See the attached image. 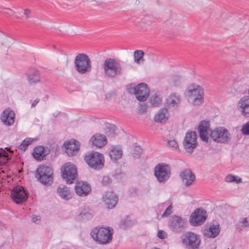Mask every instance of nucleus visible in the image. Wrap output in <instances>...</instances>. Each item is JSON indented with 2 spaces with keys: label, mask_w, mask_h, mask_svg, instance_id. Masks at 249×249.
<instances>
[{
  "label": "nucleus",
  "mask_w": 249,
  "mask_h": 249,
  "mask_svg": "<svg viewBox=\"0 0 249 249\" xmlns=\"http://www.w3.org/2000/svg\"><path fill=\"white\" fill-rule=\"evenodd\" d=\"M102 69L105 75L109 78H114L121 76L123 70L119 61L112 58H106L103 65Z\"/></svg>",
  "instance_id": "obj_1"
},
{
  "label": "nucleus",
  "mask_w": 249,
  "mask_h": 249,
  "mask_svg": "<svg viewBox=\"0 0 249 249\" xmlns=\"http://www.w3.org/2000/svg\"><path fill=\"white\" fill-rule=\"evenodd\" d=\"M112 230L107 228L96 227L91 231L92 238L100 244H107L110 242L112 238Z\"/></svg>",
  "instance_id": "obj_2"
},
{
  "label": "nucleus",
  "mask_w": 249,
  "mask_h": 249,
  "mask_svg": "<svg viewBox=\"0 0 249 249\" xmlns=\"http://www.w3.org/2000/svg\"><path fill=\"white\" fill-rule=\"evenodd\" d=\"M86 163L92 169H102L104 166L105 159L103 154L95 151L87 153L84 158Z\"/></svg>",
  "instance_id": "obj_3"
},
{
  "label": "nucleus",
  "mask_w": 249,
  "mask_h": 249,
  "mask_svg": "<svg viewBox=\"0 0 249 249\" xmlns=\"http://www.w3.org/2000/svg\"><path fill=\"white\" fill-rule=\"evenodd\" d=\"M74 64L75 70L80 74H86L91 71V61L86 54H77L75 58Z\"/></svg>",
  "instance_id": "obj_4"
},
{
  "label": "nucleus",
  "mask_w": 249,
  "mask_h": 249,
  "mask_svg": "<svg viewBox=\"0 0 249 249\" xmlns=\"http://www.w3.org/2000/svg\"><path fill=\"white\" fill-rule=\"evenodd\" d=\"M36 177L38 180L44 185H51L53 182V171L46 165H40L36 170Z\"/></svg>",
  "instance_id": "obj_5"
},
{
  "label": "nucleus",
  "mask_w": 249,
  "mask_h": 249,
  "mask_svg": "<svg viewBox=\"0 0 249 249\" xmlns=\"http://www.w3.org/2000/svg\"><path fill=\"white\" fill-rule=\"evenodd\" d=\"M181 243L187 249H199L200 237L193 232H186L181 236Z\"/></svg>",
  "instance_id": "obj_6"
},
{
  "label": "nucleus",
  "mask_w": 249,
  "mask_h": 249,
  "mask_svg": "<svg viewBox=\"0 0 249 249\" xmlns=\"http://www.w3.org/2000/svg\"><path fill=\"white\" fill-rule=\"evenodd\" d=\"M171 174V168L166 163H159L154 168V176L160 183H165L170 178Z\"/></svg>",
  "instance_id": "obj_7"
},
{
  "label": "nucleus",
  "mask_w": 249,
  "mask_h": 249,
  "mask_svg": "<svg viewBox=\"0 0 249 249\" xmlns=\"http://www.w3.org/2000/svg\"><path fill=\"white\" fill-rule=\"evenodd\" d=\"M187 96L193 99L192 104L197 106L202 104L204 100V89L200 86L192 84L187 89Z\"/></svg>",
  "instance_id": "obj_8"
},
{
  "label": "nucleus",
  "mask_w": 249,
  "mask_h": 249,
  "mask_svg": "<svg viewBox=\"0 0 249 249\" xmlns=\"http://www.w3.org/2000/svg\"><path fill=\"white\" fill-rule=\"evenodd\" d=\"M187 225L186 219L180 216L173 215L168 221L170 230L174 233H180L185 229Z\"/></svg>",
  "instance_id": "obj_9"
},
{
  "label": "nucleus",
  "mask_w": 249,
  "mask_h": 249,
  "mask_svg": "<svg viewBox=\"0 0 249 249\" xmlns=\"http://www.w3.org/2000/svg\"><path fill=\"white\" fill-rule=\"evenodd\" d=\"M62 177L69 184L73 183L77 176L76 166L70 162L66 163L61 168Z\"/></svg>",
  "instance_id": "obj_10"
},
{
  "label": "nucleus",
  "mask_w": 249,
  "mask_h": 249,
  "mask_svg": "<svg viewBox=\"0 0 249 249\" xmlns=\"http://www.w3.org/2000/svg\"><path fill=\"white\" fill-rule=\"evenodd\" d=\"M210 136L214 142L220 143H227L231 140L230 133L223 127H217L212 131Z\"/></svg>",
  "instance_id": "obj_11"
},
{
  "label": "nucleus",
  "mask_w": 249,
  "mask_h": 249,
  "mask_svg": "<svg viewBox=\"0 0 249 249\" xmlns=\"http://www.w3.org/2000/svg\"><path fill=\"white\" fill-rule=\"evenodd\" d=\"M10 196L14 202L19 204H22L27 200L28 193L23 186L17 185L11 190Z\"/></svg>",
  "instance_id": "obj_12"
},
{
  "label": "nucleus",
  "mask_w": 249,
  "mask_h": 249,
  "mask_svg": "<svg viewBox=\"0 0 249 249\" xmlns=\"http://www.w3.org/2000/svg\"><path fill=\"white\" fill-rule=\"evenodd\" d=\"M207 217V212L202 208H197L190 215L189 223L193 226L202 225Z\"/></svg>",
  "instance_id": "obj_13"
},
{
  "label": "nucleus",
  "mask_w": 249,
  "mask_h": 249,
  "mask_svg": "<svg viewBox=\"0 0 249 249\" xmlns=\"http://www.w3.org/2000/svg\"><path fill=\"white\" fill-rule=\"evenodd\" d=\"M197 135L195 132H187L184 137L183 145L186 153L191 154L197 146Z\"/></svg>",
  "instance_id": "obj_14"
},
{
  "label": "nucleus",
  "mask_w": 249,
  "mask_h": 249,
  "mask_svg": "<svg viewBox=\"0 0 249 249\" xmlns=\"http://www.w3.org/2000/svg\"><path fill=\"white\" fill-rule=\"evenodd\" d=\"M136 97L140 102H144L149 96L150 90L146 84L142 83L136 86Z\"/></svg>",
  "instance_id": "obj_15"
},
{
  "label": "nucleus",
  "mask_w": 249,
  "mask_h": 249,
  "mask_svg": "<svg viewBox=\"0 0 249 249\" xmlns=\"http://www.w3.org/2000/svg\"><path fill=\"white\" fill-rule=\"evenodd\" d=\"M75 193L80 196H87L91 191V188L87 182H77L74 187Z\"/></svg>",
  "instance_id": "obj_16"
},
{
  "label": "nucleus",
  "mask_w": 249,
  "mask_h": 249,
  "mask_svg": "<svg viewBox=\"0 0 249 249\" xmlns=\"http://www.w3.org/2000/svg\"><path fill=\"white\" fill-rule=\"evenodd\" d=\"M66 152L69 156H73L79 149L80 145L78 142L75 140L67 141L64 143Z\"/></svg>",
  "instance_id": "obj_17"
},
{
  "label": "nucleus",
  "mask_w": 249,
  "mask_h": 249,
  "mask_svg": "<svg viewBox=\"0 0 249 249\" xmlns=\"http://www.w3.org/2000/svg\"><path fill=\"white\" fill-rule=\"evenodd\" d=\"M210 127V123L209 121L202 120L198 127L199 136L203 142H208V130Z\"/></svg>",
  "instance_id": "obj_18"
},
{
  "label": "nucleus",
  "mask_w": 249,
  "mask_h": 249,
  "mask_svg": "<svg viewBox=\"0 0 249 249\" xmlns=\"http://www.w3.org/2000/svg\"><path fill=\"white\" fill-rule=\"evenodd\" d=\"M15 114L14 111L10 109L4 110L0 116L1 122L5 125H11L15 121Z\"/></svg>",
  "instance_id": "obj_19"
},
{
  "label": "nucleus",
  "mask_w": 249,
  "mask_h": 249,
  "mask_svg": "<svg viewBox=\"0 0 249 249\" xmlns=\"http://www.w3.org/2000/svg\"><path fill=\"white\" fill-rule=\"evenodd\" d=\"M89 142L93 146L101 148L107 143V139L105 135L96 134L90 138Z\"/></svg>",
  "instance_id": "obj_20"
},
{
  "label": "nucleus",
  "mask_w": 249,
  "mask_h": 249,
  "mask_svg": "<svg viewBox=\"0 0 249 249\" xmlns=\"http://www.w3.org/2000/svg\"><path fill=\"white\" fill-rule=\"evenodd\" d=\"M103 201L109 209L113 208L116 205L118 197L112 192H107L103 197Z\"/></svg>",
  "instance_id": "obj_21"
},
{
  "label": "nucleus",
  "mask_w": 249,
  "mask_h": 249,
  "mask_svg": "<svg viewBox=\"0 0 249 249\" xmlns=\"http://www.w3.org/2000/svg\"><path fill=\"white\" fill-rule=\"evenodd\" d=\"M180 177L186 186L192 185L196 178L195 175L189 169L182 172L180 174Z\"/></svg>",
  "instance_id": "obj_22"
},
{
  "label": "nucleus",
  "mask_w": 249,
  "mask_h": 249,
  "mask_svg": "<svg viewBox=\"0 0 249 249\" xmlns=\"http://www.w3.org/2000/svg\"><path fill=\"white\" fill-rule=\"evenodd\" d=\"M181 100L180 95L176 93H172L167 99L166 104L167 106L171 107H178Z\"/></svg>",
  "instance_id": "obj_23"
},
{
  "label": "nucleus",
  "mask_w": 249,
  "mask_h": 249,
  "mask_svg": "<svg viewBox=\"0 0 249 249\" xmlns=\"http://www.w3.org/2000/svg\"><path fill=\"white\" fill-rule=\"evenodd\" d=\"M27 80L30 84H35L40 81L38 71L34 69L29 70L27 72Z\"/></svg>",
  "instance_id": "obj_24"
},
{
  "label": "nucleus",
  "mask_w": 249,
  "mask_h": 249,
  "mask_svg": "<svg viewBox=\"0 0 249 249\" xmlns=\"http://www.w3.org/2000/svg\"><path fill=\"white\" fill-rule=\"evenodd\" d=\"M49 154L48 152L45 150L42 146H37L34 149L33 156L35 159L38 160H41Z\"/></svg>",
  "instance_id": "obj_25"
},
{
  "label": "nucleus",
  "mask_w": 249,
  "mask_h": 249,
  "mask_svg": "<svg viewBox=\"0 0 249 249\" xmlns=\"http://www.w3.org/2000/svg\"><path fill=\"white\" fill-rule=\"evenodd\" d=\"M57 194L64 200H69L72 197V195L69 189L64 185H60L57 190Z\"/></svg>",
  "instance_id": "obj_26"
},
{
  "label": "nucleus",
  "mask_w": 249,
  "mask_h": 249,
  "mask_svg": "<svg viewBox=\"0 0 249 249\" xmlns=\"http://www.w3.org/2000/svg\"><path fill=\"white\" fill-rule=\"evenodd\" d=\"M220 232L219 225H213L208 229L204 230V234L208 237L214 238L216 237Z\"/></svg>",
  "instance_id": "obj_27"
},
{
  "label": "nucleus",
  "mask_w": 249,
  "mask_h": 249,
  "mask_svg": "<svg viewBox=\"0 0 249 249\" xmlns=\"http://www.w3.org/2000/svg\"><path fill=\"white\" fill-rule=\"evenodd\" d=\"M169 113L166 108L160 109L155 115L154 119L157 122L162 123L165 121L168 118Z\"/></svg>",
  "instance_id": "obj_28"
},
{
  "label": "nucleus",
  "mask_w": 249,
  "mask_h": 249,
  "mask_svg": "<svg viewBox=\"0 0 249 249\" xmlns=\"http://www.w3.org/2000/svg\"><path fill=\"white\" fill-rule=\"evenodd\" d=\"M239 106L242 109L243 114L246 117H249V98L244 97L241 99Z\"/></svg>",
  "instance_id": "obj_29"
},
{
  "label": "nucleus",
  "mask_w": 249,
  "mask_h": 249,
  "mask_svg": "<svg viewBox=\"0 0 249 249\" xmlns=\"http://www.w3.org/2000/svg\"><path fill=\"white\" fill-rule=\"evenodd\" d=\"M122 154L123 151L122 149L117 148L116 147L112 148L109 152V155L110 158L114 160H116L120 159Z\"/></svg>",
  "instance_id": "obj_30"
},
{
  "label": "nucleus",
  "mask_w": 249,
  "mask_h": 249,
  "mask_svg": "<svg viewBox=\"0 0 249 249\" xmlns=\"http://www.w3.org/2000/svg\"><path fill=\"white\" fill-rule=\"evenodd\" d=\"M144 53L141 50H136L134 52V61L137 64L143 63V57Z\"/></svg>",
  "instance_id": "obj_31"
},
{
  "label": "nucleus",
  "mask_w": 249,
  "mask_h": 249,
  "mask_svg": "<svg viewBox=\"0 0 249 249\" xmlns=\"http://www.w3.org/2000/svg\"><path fill=\"white\" fill-rule=\"evenodd\" d=\"M9 159L8 153L2 148H0V166L5 164Z\"/></svg>",
  "instance_id": "obj_32"
},
{
  "label": "nucleus",
  "mask_w": 249,
  "mask_h": 249,
  "mask_svg": "<svg viewBox=\"0 0 249 249\" xmlns=\"http://www.w3.org/2000/svg\"><path fill=\"white\" fill-rule=\"evenodd\" d=\"M34 140L28 138L24 140L20 143L18 147V149L25 151L28 148V146L32 143Z\"/></svg>",
  "instance_id": "obj_33"
},
{
  "label": "nucleus",
  "mask_w": 249,
  "mask_h": 249,
  "mask_svg": "<svg viewBox=\"0 0 249 249\" xmlns=\"http://www.w3.org/2000/svg\"><path fill=\"white\" fill-rule=\"evenodd\" d=\"M150 102L152 106L158 107L161 104V99L159 96L156 95L154 96L152 95L150 99Z\"/></svg>",
  "instance_id": "obj_34"
},
{
  "label": "nucleus",
  "mask_w": 249,
  "mask_h": 249,
  "mask_svg": "<svg viewBox=\"0 0 249 249\" xmlns=\"http://www.w3.org/2000/svg\"><path fill=\"white\" fill-rule=\"evenodd\" d=\"M142 152V149L139 146H136L134 147L133 155L135 158H138L140 157L141 154Z\"/></svg>",
  "instance_id": "obj_35"
},
{
  "label": "nucleus",
  "mask_w": 249,
  "mask_h": 249,
  "mask_svg": "<svg viewBox=\"0 0 249 249\" xmlns=\"http://www.w3.org/2000/svg\"><path fill=\"white\" fill-rule=\"evenodd\" d=\"M172 213V204H170L165 210L164 213L162 214V217H166L169 216Z\"/></svg>",
  "instance_id": "obj_36"
},
{
  "label": "nucleus",
  "mask_w": 249,
  "mask_h": 249,
  "mask_svg": "<svg viewBox=\"0 0 249 249\" xmlns=\"http://www.w3.org/2000/svg\"><path fill=\"white\" fill-rule=\"evenodd\" d=\"M242 228L249 226V217H244L241 219L239 222Z\"/></svg>",
  "instance_id": "obj_37"
},
{
  "label": "nucleus",
  "mask_w": 249,
  "mask_h": 249,
  "mask_svg": "<svg viewBox=\"0 0 249 249\" xmlns=\"http://www.w3.org/2000/svg\"><path fill=\"white\" fill-rule=\"evenodd\" d=\"M241 131L244 135H249V121L243 125Z\"/></svg>",
  "instance_id": "obj_38"
},
{
  "label": "nucleus",
  "mask_w": 249,
  "mask_h": 249,
  "mask_svg": "<svg viewBox=\"0 0 249 249\" xmlns=\"http://www.w3.org/2000/svg\"><path fill=\"white\" fill-rule=\"evenodd\" d=\"M126 90L129 93L136 95V86L133 87L132 85H129L127 86Z\"/></svg>",
  "instance_id": "obj_39"
},
{
  "label": "nucleus",
  "mask_w": 249,
  "mask_h": 249,
  "mask_svg": "<svg viewBox=\"0 0 249 249\" xmlns=\"http://www.w3.org/2000/svg\"><path fill=\"white\" fill-rule=\"evenodd\" d=\"M172 81L175 86H178L181 81V77L178 75H175L172 77Z\"/></svg>",
  "instance_id": "obj_40"
},
{
  "label": "nucleus",
  "mask_w": 249,
  "mask_h": 249,
  "mask_svg": "<svg viewBox=\"0 0 249 249\" xmlns=\"http://www.w3.org/2000/svg\"><path fill=\"white\" fill-rule=\"evenodd\" d=\"M131 225V223L130 221L128 220L127 219H124L121 221V227L123 228H126Z\"/></svg>",
  "instance_id": "obj_41"
},
{
  "label": "nucleus",
  "mask_w": 249,
  "mask_h": 249,
  "mask_svg": "<svg viewBox=\"0 0 249 249\" xmlns=\"http://www.w3.org/2000/svg\"><path fill=\"white\" fill-rule=\"evenodd\" d=\"M147 110V106L145 104H142L140 105L139 107V113L141 114H143L146 112Z\"/></svg>",
  "instance_id": "obj_42"
},
{
  "label": "nucleus",
  "mask_w": 249,
  "mask_h": 249,
  "mask_svg": "<svg viewBox=\"0 0 249 249\" xmlns=\"http://www.w3.org/2000/svg\"><path fill=\"white\" fill-rule=\"evenodd\" d=\"M111 183V179L108 176H104L102 180L103 185H107Z\"/></svg>",
  "instance_id": "obj_43"
},
{
  "label": "nucleus",
  "mask_w": 249,
  "mask_h": 249,
  "mask_svg": "<svg viewBox=\"0 0 249 249\" xmlns=\"http://www.w3.org/2000/svg\"><path fill=\"white\" fill-rule=\"evenodd\" d=\"M168 144L170 147H172L174 149H176L178 148V144L175 140H172L168 141Z\"/></svg>",
  "instance_id": "obj_44"
},
{
  "label": "nucleus",
  "mask_w": 249,
  "mask_h": 249,
  "mask_svg": "<svg viewBox=\"0 0 249 249\" xmlns=\"http://www.w3.org/2000/svg\"><path fill=\"white\" fill-rule=\"evenodd\" d=\"M157 236L159 238L161 239H164L166 238L167 234L164 231L162 230H160L158 232Z\"/></svg>",
  "instance_id": "obj_45"
},
{
  "label": "nucleus",
  "mask_w": 249,
  "mask_h": 249,
  "mask_svg": "<svg viewBox=\"0 0 249 249\" xmlns=\"http://www.w3.org/2000/svg\"><path fill=\"white\" fill-rule=\"evenodd\" d=\"M115 126H111L109 128V131L108 132V136L113 137L115 134Z\"/></svg>",
  "instance_id": "obj_46"
},
{
  "label": "nucleus",
  "mask_w": 249,
  "mask_h": 249,
  "mask_svg": "<svg viewBox=\"0 0 249 249\" xmlns=\"http://www.w3.org/2000/svg\"><path fill=\"white\" fill-rule=\"evenodd\" d=\"M226 179V181L229 182L236 181V177L234 176H232L231 175L227 176Z\"/></svg>",
  "instance_id": "obj_47"
},
{
  "label": "nucleus",
  "mask_w": 249,
  "mask_h": 249,
  "mask_svg": "<svg viewBox=\"0 0 249 249\" xmlns=\"http://www.w3.org/2000/svg\"><path fill=\"white\" fill-rule=\"evenodd\" d=\"M39 101V99H38V98L36 99L32 103V104L31 105V107L32 108L35 107L36 106V105L38 104Z\"/></svg>",
  "instance_id": "obj_48"
},
{
  "label": "nucleus",
  "mask_w": 249,
  "mask_h": 249,
  "mask_svg": "<svg viewBox=\"0 0 249 249\" xmlns=\"http://www.w3.org/2000/svg\"><path fill=\"white\" fill-rule=\"evenodd\" d=\"M31 13V11L28 9H26L24 10V15L26 16L27 18H29V15Z\"/></svg>",
  "instance_id": "obj_49"
},
{
  "label": "nucleus",
  "mask_w": 249,
  "mask_h": 249,
  "mask_svg": "<svg viewBox=\"0 0 249 249\" xmlns=\"http://www.w3.org/2000/svg\"><path fill=\"white\" fill-rule=\"evenodd\" d=\"M32 221L34 223H37V221H39L40 220L39 217L38 216H34L32 217Z\"/></svg>",
  "instance_id": "obj_50"
},
{
  "label": "nucleus",
  "mask_w": 249,
  "mask_h": 249,
  "mask_svg": "<svg viewBox=\"0 0 249 249\" xmlns=\"http://www.w3.org/2000/svg\"><path fill=\"white\" fill-rule=\"evenodd\" d=\"M86 215V213H84V212H82L81 213H80V215Z\"/></svg>",
  "instance_id": "obj_51"
},
{
  "label": "nucleus",
  "mask_w": 249,
  "mask_h": 249,
  "mask_svg": "<svg viewBox=\"0 0 249 249\" xmlns=\"http://www.w3.org/2000/svg\"><path fill=\"white\" fill-rule=\"evenodd\" d=\"M53 47L54 48H55V46L54 45L53 46Z\"/></svg>",
  "instance_id": "obj_52"
}]
</instances>
